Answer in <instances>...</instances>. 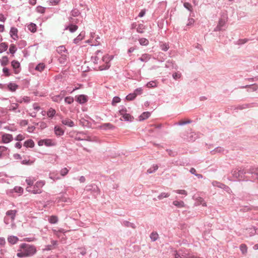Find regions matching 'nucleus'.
I'll use <instances>...</instances> for the list:
<instances>
[{
	"label": "nucleus",
	"mask_w": 258,
	"mask_h": 258,
	"mask_svg": "<svg viewBox=\"0 0 258 258\" xmlns=\"http://www.w3.org/2000/svg\"><path fill=\"white\" fill-rule=\"evenodd\" d=\"M66 93L65 90H62L59 94L51 96V99L53 102L59 103L62 100Z\"/></svg>",
	"instance_id": "obj_7"
},
{
	"label": "nucleus",
	"mask_w": 258,
	"mask_h": 258,
	"mask_svg": "<svg viewBox=\"0 0 258 258\" xmlns=\"http://www.w3.org/2000/svg\"><path fill=\"white\" fill-rule=\"evenodd\" d=\"M120 101V99L119 97L115 96L113 97L112 101V104L114 105L116 103H117Z\"/></svg>",
	"instance_id": "obj_61"
},
{
	"label": "nucleus",
	"mask_w": 258,
	"mask_h": 258,
	"mask_svg": "<svg viewBox=\"0 0 258 258\" xmlns=\"http://www.w3.org/2000/svg\"><path fill=\"white\" fill-rule=\"evenodd\" d=\"M45 181L44 180H40L37 181L34 185L33 189L31 190V192L34 194H39L42 192L41 188L44 185ZM27 187V190L30 191Z\"/></svg>",
	"instance_id": "obj_3"
},
{
	"label": "nucleus",
	"mask_w": 258,
	"mask_h": 258,
	"mask_svg": "<svg viewBox=\"0 0 258 258\" xmlns=\"http://www.w3.org/2000/svg\"><path fill=\"white\" fill-rule=\"evenodd\" d=\"M28 29L29 31H30L32 32H35L36 31L37 29V26L36 24L31 23L28 26Z\"/></svg>",
	"instance_id": "obj_37"
},
{
	"label": "nucleus",
	"mask_w": 258,
	"mask_h": 258,
	"mask_svg": "<svg viewBox=\"0 0 258 258\" xmlns=\"http://www.w3.org/2000/svg\"><path fill=\"white\" fill-rule=\"evenodd\" d=\"M191 122H192V120H190V119H188L186 121L180 120V121H178V122L176 123L175 124L181 126V125H185V124L190 123Z\"/></svg>",
	"instance_id": "obj_43"
},
{
	"label": "nucleus",
	"mask_w": 258,
	"mask_h": 258,
	"mask_svg": "<svg viewBox=\"0 0 258 258\" xmlns=\"http://www.w3.org/2000/svg\"><path fill=\"white\" fill-rule=\"evenodd\" d=\"M54 233L58 237L60 236V234L62 233L64 234V233L66 232L65 230L63 229H60L58 230H53Z\"/></svg>",
	"instance_id": "obj_54"
},
{
	"label": "nucleus",
	"mask_w": 258,
	"mask_h": 258,
	"mask_svg": "<svg viewBox=\"0 0 258 258\" xmlns=\"http://www.w3.org/2000/svg\"><path fill=\"white\" fill-rule=\"evenodd\" d=\"M151 115V113L149 111L144 112L139 117L140 121H143L149 118Z\"/></svg>",
	"instance_id": "obj_21"
},
{
	"label": "nucleus",
	"mask_w": 258,
	"mask_h": 258,
	"mask_svg": "<svg viewBox=\"0 0 258 258\" xmlns=\"http://www.w3.org/2000/svg\"><path fill=\"white\" fill-rule=\"evenodd\" d=\"M34 145V141L31 139L27 140L24 143V146L26 148H33Z\"/></svg>",
	"instance_id": "obj_27"
},
{
	"label": "nucleus",
	"mask_w": 258,
	"mask_h": 258,
	"mask_svg": "<svg viewBox=\"0 0 258 258\" xmlns=\"http://www.w3.org/2000/svg\"><path fill=\"white\" fill-rule=\"evenodd\" d=\"M61 123L62 124L69 127H73L75 126V123L73 121L68 118L61 119Z\"/></svg>",
	"instance_id": "obj_17"
},
{
	"label": "nucleus",
	"mask_w": 258,
	"mask_h": 258,
	"mask_svg": "<svg viewBox=\"0 0 258 258\" xmlns=\"http://www.w3.org/2000/svg\"><path fill=\"white\" fill-rule=\"evenodd\" d=\"M17 213V211L16 210H9L6 212L7 216H10L12 220H14L15 219L16 214Z\"/></svg>",
	"instance_id": "obj_26"
},
{
	"label": "nucleus",
	"mask_w": 258,
	"mask_h": 258,
	"mask_svg": "<svg viewBox=\"0 0 258 258\" xmlns=\"http://www.w3.org/2000/svg\"><path fill=\"white\" fill-rule=\"evenodd\" d=\"M44 145L46 147L54 146L55 145V143L52 140L47 139H44Z\"/></svg>",
	"instance_id": "obj_29"
},
{
	"label": "nucleus",
	"mask_w": 258,
	"mask_h": 258,
	"mask_svg": "<svg viewBox=\"0 0 258 258\" xmlns=\"http://www.w3.org/2000/svg\"><path fill=\"white\" fill-rule=\"evenodd\" d=\"M85 36V32L82 31L80 34L74 40V42L76 44L78 43L81 40H82Z\"/></svg>",
	"instance_id": "obj_25"
},
{
	"label": "nucleus",
	"mask_w": 258,
	"mask_h": 258,
	"mask_svg": "<svg viewBox=\"0 0 258 258\" xmlns=\"http://www.w3.org/2000/svg\"><path fill=\"white\" fill-rule=\"evenodd\" d=\"M13 140V136L9 134H4L2 137V141L4 144H8Z\"/></svg>",
	"instance_id": "obj_11"
},
{
	"label": "nucleus",
	"mask_w": 258,
	"mask_h": 258,
	"mask_svg": "<svg viewBox=\"0 0 258 258\" xmlns=\"http://www.w3.org/2000/svg\"><path fill=\"white\" fill-rule=\"evenodd\" d=\"M58 53L60 55L58 58L59 63L61 64L66 63L68 58L67 55V54L69 53L68 49H59V51H58Z\"/></svg>",
	"instance_id": "obj_5"
},
{
	"label": "nucleus",
	"mask_w": 258,
	"mask_h": 258,
	"mask_svg": "<svg viewBox=\"0 0 258 258\" xmlns=\"http://www.w3.org/2000/svg\"><path fill=\"white\" fill-rule=\"evenodd\" d=\"M3 72L6 76H9L10 75L9 70L7 68H4L3 69Z\"/></svg>",
	"instance_id": "obj_63"
},
{
	"label": "nucleus",
	"mask_w": 258,
	"mask_h": 258,
	"mask_svg": "<svg viewBox=\"0 0 258 258\" xmlns=\"http://www.w3.org/2000/svg\"><path fill=\"white\" fill-rule=\"evenodd\" d=\"M122 117L124 120L127 121H132L134 118L133 117L128 113H125V114L123 115Z\"/></svg>",
	"instance_id": "obj_38"
},
{
	"label": "nucleus",
	"mask_w": 258,
	"mask_h": 258,
	"mask_svg": "<svg viewBox=\"0 0 258 258\" xmlns=\"http://www.w3.org/2000/svg\"><path fill=\"white\" fill-rule=\"evenodd\" d=\"M114 56L113 55L107 54L102 57V61L104 62L110 63V61L113 59Z\"/></svg>",
	"instance_id": "obj_30"
},
{
	"label": "nucleus",
	"mask_w": 258,
	"mask_h": 258,
	"mask_svg": "<svg viewBox=\"0 0 258 258\" xmlns=\"http://www.w3.org/2000/svg\"><path fill=\"white\" fill-rule=\"evenodd\" d=\"M170 196V194L169 193L163 192L158 195V196L157 197V199L159 200H161L164 198H168Z\"/></svg>",
	"instance_id": "obj_34"
},
{
	"label": "nucleus",
	"mask_w": 258,
	"mask_h": 258,
	"mask_svg": "<svg viewBox=\"0 0 258 258\" xmlns=\"http://www.w3.org/2000/svg\"><path fill=\"white\" fill-rule=\"evenodd\" d=\"M183 6L186 9H187L190 12H192V11H193L192 7L190 3H187V2H185L183 4Z\"/></svg>",
	"instance_id": "obj_46"
},
{
	"label": "nucleus",
	"mask_w": 258,
	"mask_h": 258,
	"mask_svg": "<svg viewBox=\"0 0 258 258\" xmlns=\"http://www.w3.org/2000/svg\"><path fill=\"white\" fill-rule=\"evenodd\" d=\"M8 62V58L6 56H4L2 57V59L1 60V65L2 66H5L7 65Z\"/></svg>",
	"instance_id": "obj_49"
},
{
	"label": "nucleus",
	"mask_w": 258,
	"mask_h": 258,
	"mask_svg": "<svg viewBox=\"0 0 258 258\" xmlns=\"http://www.w3.org/2000/svg\"><path fill=\"white\" fill-rule=\"evenodd\" d=\"M144 29V25L140 24L138 25V26L137 28V31L138 33H143L144 32V31H143Z\"/></svg>",
	"instance_id": "obj_57"
},
{
	"label": "nucleus",
	"mask_w": 258,
	"mask_h": 258,
	"mask_svg": "<svg viewBox=\"0 0 258 258\" xmlns=\"http://www.w3.org/2000/svg\"><path fill=\"white\" fill-rule=\"evenodd\" d=\"M18 88V85L14 83H9L8 84V90L11 92H15Z\"/></svg>",
	"instance_id": "obj_22"
},
{
	"label": "nucleus",
	"mask_w": 258,
	"mask_h": 258,
	"mask_svg": "<svg viewBox=\"0 0 258 258\" xmlns=\"http://www.w3.org/2000/svg\"><path fill=\"white\" fill-rule=\"evenodd\" d=\"M15 192L22 194L23 192V188L21 186H15L14 188Z\"/></svg>",
	"instance_id": "obj_56"
},
{
	"label": "nucleus",
	"mask_w": 258,
	"mask_h": 258,
	"mask_svg": "<svg viewBox=\"0 0 258 258\" xmlns=\"http://www.w3.org/2000/svg\"><path fill=\"white\" fill-rule=\"evenodd\" d=\"M58 219L56 216L52 215L48 218V221L50 223L54 224L57 223Z\"/></svg>",
	"instance_id": "obj_32"
},
{
	"label": "nucleus",
	"mask_w": 258,
	"mask_h": 258,
	"mask_svg": "<svg viewBox=\"0 0 258 258\" xmlns=\"http://www.w3.org/2000/svg\"><path fill=\"white\" fill-rule=\"evenodd\" d=\"M19 240V238L16 236H10L8 238V241L11 244H16Z\"/></svg>",
	"instance_id": "obj_24"
},
{
	"label": "nucleus",
	"mask_w": 258,
	"mask_h": 258,
	"mask_svg": "<svg viewBox=\"0 0 258 258\" xmlns=\"http://www.w3.org/2000/svg\"><path fill=\"white\" fill-rule=\"evenodd\" d=\"M110 63L105 62L104 64L101 65L99 66V69L100 71L106 70L110 68Z\"/></svg>",
	"instance_id": "obj_41"
},
{
	"label": "nucleus",
	"mask_w": 258,
	"mask_h": 258,
	"mask_svg": "<svg viewBox=\"0 0 258 258\" xmlns=\"http://www.w3.org/2000/svg\"><path fill=\"white\" fill-rule=\"evenodd\" d=\"M54 134L56 136H61L64 135V131L60 126L55 125L54 127Z\"/></svg>",
	"instance_id": "obj_18"
},
{
	"label": "nucleus",
	"mask_w": 258,
	"mask_h": 258,
	"mask_svg": "<svg viewBox=\"0 0 258 258\" xmlns=\"http://www.w3.org/2000/svg\"><path fill=\"white\" fill-rule=\"evenodd\" d=\"M248 169L245 170L241 168H237L231 171V174L234 178L238 181H253L251 174L248 173Z\"/></svg>",
	"instance_id": "obj_2"
},
{
	"label": "nucleus",
	"mask_w": 258,
	"mask_h": 258,
	"mask_svg": "<svg viewBox=\"0 0 258 258\" xmlns=\"http://www.w3.org/2000/svg\"><path fill=\"white\" fill-rule=\"evenodd\" d=\"M21 164L26 165H31L33 163V161L30 160L24 159L21 161Z\"/></svg>",
	"instance_id": "obj_51"
},
{
	"label": "nucleus",
	"mask_w": 258,
	"mask_h": 258,
	"mask_svg": "<svg viewBox=\"0 0 258 258\" xmlns=\"http://www.w3.org/2000/svg\"><path fill=\"white\" fill-rule=\"evenodd\" d=\"M212 184L213 186H217L220 188L223 189L224 190H225V191H226L227 192H228L230 190L229 186H228L227 185H226L225 184H224L222 183H221V182L217 181H214L212 182Z\"/></svg>",
	"instance_id": "obj_12"
},
{
	"label": "nucleus",
	"mask_w": 258,
	"mask_h": 258,
	"mask_svg": "<svg viewBox=\"0 0 258 258\" xmlns=\"http://www.w3.org/2000/svg\"><path fill=\"white\" fill-rule=\"evenodd\" d=\"M69 171V170L67 168L64 167L60 170V174L62 176H64L68 173Z\"/></svg>",
	"instance_id": "obj_50"
},
{
	"label": "nucleus",
	"mask_w": 258,
	"mask_h": 258,
	"mask_svg": "<svg viewBox=\"0 0 258 258\" xmlns=\"http://www.w3.org/2000/svg\"><path fill=\"white\" fill-rule=\"evenodd\" d=\"M24 138L23 137V136L21 134H19L18 135H17L16 136V137L15 138V140L16 141H22L23 140H24Z\"/></svg>",
	"instance_id": "obj_64"
},
{
	"label": "nucleus",
	"mask_w": 258,
	"mask_h": 258,
	"mask_svg": "<svg viewBox=\"0 0 258 258\" xmlns=\"http://www.w3.org/2000/svg\"><path fill=\"white\" fill-rule=\"evenodd\" d=\"M240 249L243 254H245L247 252V246L244 244H242L240 245Z\"/></svg>",
	"instance_id": "obj_52"
},
{
	"label": "nucleus",
	"mask_w": 258,
	"mask_h": 258,
	"mask_svg": "<svg viewBox=\"0 0 258 258\" xmlns=\"http://www.w3.org/2000/svg\"><path fill=\"white\" fill-rule=\"evenodd\" d=\"M119 113L122 116L125 114V113H127L126 108L122 106L121 109H120L119 110Z\"/></svg>",
	"instance_id": "obj_62"
},
{
	"label": "nucleus",
	"mask_w": 258,
	"mask_h": 258,
	"mask_svg": "<svg viewBox=\"0 0 258 258\" xmlns=\"http://www.w3.org/2000/svg\"><path fill=\"white\" fill-rule=\"evenodd\" d=\"M150 237L151 241L154 242L156 241L159 238V235L157 232H153L151 233Z\"/></svg>",
	"instance_id": "obj_35"
},
{
	"label": "nucleus",
	"mask_w": 258,
	"mask_h": 258,
	"mask_svg": "<svg viewBox=\"0 0 258 258\" xmlns=\"http://www.w3.org/2000/svg\"><path fill=\"white\" fill-rule=\"evenodd\" d=\"M100 127L103 130H113L115 128V126L110 123H103L100 125Z\"/></svg>",
	"instance_id": "obj_19"
},
{
	"label": "nucleus",
	"mask_w": 258,
	"mask_h": 258,
	"mask_svg": "<svg viewBox=\"0 0 258 258\" xmlns=\"http://www.w3.org/2000/svg\"><path fill=\"white\" fill-rule=\"evenodd\" d=\"M76 100L80 104H83L88 101V97L85 95H79L75 96Z\"/></svg>",
	"instance_id": "obj_9"
},
{
	"label": "nucleus",
	"mask_w": 258,
	"mask_h": 258,
	"mask_svg": "<svg viewBox=\"0 0 258 258\" xmlns=\"http://www.w3.org/2000/svg\"><path fill=\"white\" fill-rule=\"evenodd\" d=\"M136 97L137 96H136V94L133 92L132 93L128 94L126 96V99L128 101H132L135 99Z\"/></svg>",
	"instance_id": "obj_47"
},
{
	"label": "nucleus",
	"mask_w": 258,
	"mask_h": 258,
	"mask_svg": "<svg viewBox=\"0 0 258 258\" xmlns=\"http://www.w3.org/2000/svg\"><path fill=\"white\" fill-rule=\"evenodd\" d=\"M85 190L87 191H91L94 196H97L100 194L99 188L95 184L86 185Z\"/></svg>",
	"instance_id": "obj_6"
},
{
	"label": "nucleus",
	"mask_w": 258,
	"mask_h": 258,
	"mask_svg": "<svg viewBox=\"0 0 258 258\" xmlns=\"http://www.w3.org/2000/svg\"><path fill=\"white\" fill-rule=\"evenodd\" d=\"M35 180L36 179H35V178L29 177L26 179V182L28 185L31 186L33 185L34 182Z\"/></svg>",
	"instance_id": "obj_36"
},
{
	"label": "nucleus",
	"mask_w": 258,
	"mask_h": 258,
	"mask_svg": "<svg viewBox=\"0 0 258 258\" xmlns=\"http://www.w3.org/2000/svg\"><path fill=\"white\" fill-rule=\"evenodd\" d=\"M18 30L15 27H12L10 30V34L11 36L14 39H16L18 38L17 35Z\"/></svg>",
	"instance_id": "obj_23"
},
{
	"label": "nucleus",
	"mask_w": 258,
	"mask_h": 258,
	"mask_svg": "<svg viewBox=\"0 0 258 258\" xmlns=\"http://www.w3.org/2000/svg\"><path fill=\"white\" fill-rule=\"evenodd\" d=\"M258 106V103L252 102L250 103L243 104L241 105L231 106V109L234 110H243L247 108H252Z\"/></svg>",
	"instance_id": "obj_4"
},
{
	"label": "nucleus",
	"mask_w": 258,
	"mask_h": 258,
	"mask_svg": "<svg viewBox=\"0 0 258 258\" xmlns=\"http://www.w3.org/2000/svg\"><path fill=\"white\" fill-rule=\"evenodd\" d=\"M74 99L72 96H68L64 98V102L68 104H71L74 102Z\"/></svg>",
	"instance_id": "obj_42"
},
{
	"label": "nucleus",
	"mask_w": 258,
	"mask_h": 258,
	"mask_svg": "<svg viewBox=\"0 0 258 258\" xmlns=\"http://www.w3.org/2000/svg\"><path fill=\"white\" fill-rule=\"evenodd\" d=\"M140 44L143 46H147L149 44V41L147 39L142 38L139 39Z\"/></svg>",
	"instance_id": "obj_44"
},
{
	"label": "nucleus",
	"mask_w": 258,
	"mask_h": 258,
	"mask_svg": "<svg viewBox=\"0 0 258 258\" xmlns=\"http://www.w3.org/2000/svg\"><path fill=\"white\" fill-rule=\"evenodd\" d=\"M158 168V166L156 164H154L152 168H150L147 170V173L151 174L155 172Z\"/></svg>",
	"instance_id": "obj_40"
},
{
	"label": "nucleus",
	"mask_w": 258,
	"mask_h": 258,
	"mask_svg": "<svg viewBox=\"0 0 258 258\" xmlns=\"http://www.w3.org/2000/svg\"><path fill=\"white\" fill-rule=\"evenodd\" d=\"M192 199L196 201V203L195 204V206H198L200 205H202L204 207H206L207 204L205 202L204 200L201 197L198 195H195L192 197Z\"/></svg>",
	"instance_id": "obj_8"
},
{
	"label": "nucleus",
	"mask_w": 258,
	"mask_h": 258,
	"mask_svg": "<svg viewBox=\"0 0 258 258\" xmlns=\"http://www.w3.org/2000/svg\"><path fill=\"white\" fill-rule=\"evenodd\" d=\"M241 88H248L247 91H255L258 89V85L256 84H253L249 85H245L240 87Z\"/></svg>",
	"instance_id": "obj_16"
},
{
	"label": "nucleus",
	"mask_w": 258,
	"mask_h": 258,
	"mask_svg": "<svg viewBox=\"0 0 258 258\" xmlns=\"http://www.w3.org/2000/svg\"><path fill=\"white\" fill-rule=\"evenodd\" d=\"M10 154V150L3 146H0V158L8 156Z\"/></svg>",
	"instance_id": "obj_10"
},
{
	"label": "nucleus",
	"mask_w": 258,
	"mask_h": 258,
	"mask_svg": "<svg viewBox=\"0 0 258 258\" xmlns=\"http://www.w3.org/2000/svg\"><path fill=\"white\" fill-rule=\"evenodd\" d=\"M49 178L53 180L54 181L61 178L57 171L50 172L49 173Z\"/></svg>",
	"instance_id": "obj_15"
},
{
	"label": "nucleus",
	"mask_w": 258,
	"mask_h": 258,
	"mask_svg": "<svg viewBox=\"0 0 258 258\" xmlns=\"http://www.w3.org/2000/svg\"><path fill=\"white\" fill-rule=\"evenodd\" d=\"M173 192L180 195H183L185 196L187 195V192L184 190V189H177V190H174Z\"/></svg>",
	"instance_id": "obj_48"
},
{
	"label": "nucleus",
	"mask_w": 258,
	"mask_h": 258,
	"mask_svg": "<svg viewBox=\"0 0 258 258\" xmlns=\"http://www.w3.org/2000/svg\"><path fill=\"white\" fill-rule=\"evenodd\" d=\"M78 27L76 25L71 24L69 26V29L71 32H74L78 29Z\"/></svg>",
	"instance_id": "obj_53"
},
{
	"label": "nucleus",
	"mask_w": 258,
	"mask_h": 258,
	"mask_svg": "<svg viewBox=\"0 0 258 258\" xmlns=\"http://www.w3.org/2000/svg\"><path fill=\"white\" fill-rule=\"evenodd\" d=\"M172 204L178 208H182L185 207V204L182 201H174Z\"/></svg>",
	"instance_id": "obj_20"
},
{
	"label": "nucleus",
	"mask_w": 258,
	"mask_h": 258,
	"mask_svg": "<svg viewBox=\"0 0 258 258\" xmlns=\"http://www.w3.org/2000/svg\"><path fill=\"white\" fill-rule=\"evenodd\" d=\"M225 150L223 148L218 147L215 148L214 150L211 151V153L213 155L216 153H224Z\"/></svg>",
	"instance_id": "obj_28"
},
{
	"label": "nucleus",
	"mask_w": 258,
	"mask_h": 258,
	"mask_svg": "<svg viewBox=\"0 0 258 258\" xmlns=\"http://www.w3.org/2000/svg\"><path fill=\"white\" fill-rule=\"evenodd\" d=\"M247 172L251 174L252 179L256 178L258 176V167L256 168L254 167H250Z\"/></svg>",
	"instance_id": "obj_13"
},
{
	"label": "nucleus",
	"mask_w": 258,
	"mask_h": 258,
	"mask_svg": "<svg viewBox=\"0 0 258 258\" xmlns=\"http://www.w3.org/2000/svg\"><path fill=\"white\" fill-rule=\"evenodd\" d=\"M12 66L14 70V73L16 74H18L20 72V64L17 60H13L11 62Z\"/></svg>",
	"instance_id": "obj_14"
},
{
	"label": "nucleus",
	"mask_w": 258,
	"mask_h": 258,
	"mask_svg": "<svg viewBox=\"0 0 258 258\" xmlns=\"http://www.w3.org/2000/svg\"><path fill=\"white\" fill-rule=\"evenodd\" d=\"M36 252L37 248L35 245L22 243L19 245L17 256L19 258L29 257L33 256Z\"/></svg>",
	"instance_id": "obj_1"
},
{
	"label": "nucleus",
	"mask_w": 258,
	"mask_h": 258,
	"mask_svg": "<svg viewBox=\"0 0 258 258\" xmlns=\"http://www.w3.org/2000/svg\"><path fill=\"white\" fill-rule=\"evenodd\" d=\"M56 113V111L52 108H50L47 112V115L48 117L52 118L54 116Z\"/></svg>",
	"instance_id": "obj_33"
},
{
	"label": "nucleus",
	"mask_w": 258,
	"mask_h": 258,
	"mask_svg": "<svg viewBox=\"0 0 258 258\" xmlns=\"http://www.w3.org/2000/svg\"><path fill=\"white\" fill-rule=\"evenodd\" d=\"M80 14V12L77 9H74L71 11V15L73 17H77Z\"/></svg>",
	"instance_id": "obj_55"
},
{
	"label": "nucleus",
	"mask_w": 258,
	"mask_h": 258,
	"mask_svg": "<svg viewBox=\"0 0 258 258\" xmlns=\"http://www.w3.org/2000/svg\"><path fill=\"white\" fill-rule=\"evenodd\" d=\"M45 67V66L43 63H40L36 66L35 70L41 72L44 69Z\"/></svg>",
	"instance_id": "obj_39"
},
{
	"label": "nucleus",
	"mask_w": 258,
	"mask_h": 258,
	"mask_svg": "<svg viewBox=\"0 0 258 258\" xmlns=\"http://www.w3.org/2000/svg\"><path fill=\"white\" fill-rule=\"evenodd\" d=\"M121 224L123 226H124L125 227H131L132 228H136V226H135V225L134 223H131L129 221H126V220L123 221L121 222Z\"/></svg>",
	"instance_id": "obj_31"
},
{
	"label": "nucleus",
	"mask_w": 258,
	"mask_h": 258,
	"mask_svg": "<svg viewBox=\"0 0 258 258\" xmlns=\"http://www.w3.org/2000/svg\"><path fill=\"white\" fill-rule=\"evenodd\" d=\"M19 48H23L26 45V42L25 40H21L18 42Z\"/></svg>",
	"instance_id": "obj_59"
},
{
	"label": "nucleus",
	"mask_w": 258,
	"mask_h": 258,
	"mask_svg": "<svg viewBox=\"0 0 258 258\" xmlns=\"http://www.w3.org/2000/svg\"><path fill=\"white\" fill-rule=\"evenodd\" d=\"M157 86V83L155 81H150L147 83L146 86L148 88H153Z\"/></svg>",
	"instance_id": "obj_58"
},
{
	"label": "nucleus",
	"mask_w": 258,
	"mask_h": 258,
	"mask_svg": "<svg viewBox=\"0 0 258 258\" xmlns=\"http://www.w3.org/2000/svg\"><path fill=\"white\" fill-rule=\"evenodd\" d=\"M248 41H249V39H247V38L239 39L237 41V44L238 45L243 44L247 42Z\"/></svg>",
	"instance_id": "obj_60"
},
{
	"label": "nucleus",
	"mask_w": 258,
	"mask_h": 258,
	"mask_svg": "<svg viewBox=\"0 0 258 258\" xmlns=\"http://www.w3.org/2000/svg\"><path fill=\"white\" fill-rule=\"evenodd\" d=\"M181 73L180 72H175L172 74V78L175 80H177L181 77Z\"/></svg>",
	"instance_id": "obj_45"
}]
</instances>
